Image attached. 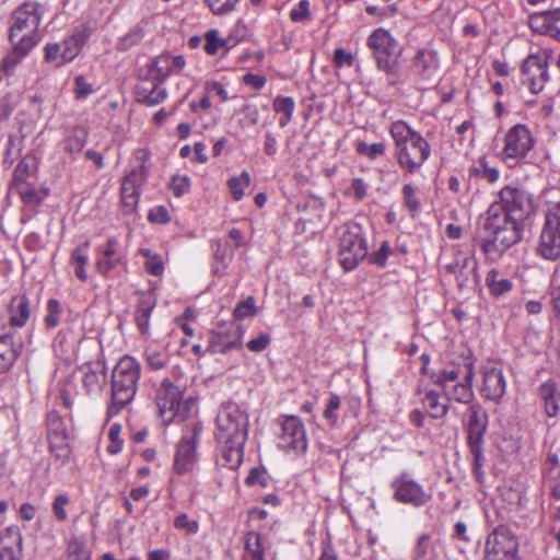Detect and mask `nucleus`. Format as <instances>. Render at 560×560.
<instances>
[{"label": "nucleus", "mask_w": 560, "mask_h": 560, "mask_svg": "<svg viewBox=\"0 0 560 560\" xmlns=\"http://www.w3.org/2000/svg\"><path fill=\"white\" fill-rule=\"evenodd\" d=\"M40 20V5L36 1H26L12 12L9 27L12 54L3 59L4 71L13 69L37 45Z\"/></svg>", "instance_id": "obj_2"}, {"label": "nucleus", "mask_w": 560, "mask_h": 560, "mask_svg": "<svg viewBox=\"0 0 560 560\" xmlns=\"http://www.w3.org/2000/svg\"><path fill=\"white\" fill-rule=\"evenodd\" d=\"M120 424L114 423L108 430L109 444L107 452L110 454H118L122 450V440L120 439Z\"/></svg>", "instance_id": "obj_62"}, {"label": "nucleus", "mask_w": 560, "mask_h": 560, "mask_svg": "<svg viewBox=\"0 0 560 560\" xmlns=\"http://www.w3.org/2000/svg\"><path fill=\"white\" fill-rule=\"evenodd\" d=\"M417 192L418 188L411 183H406L401 187L402 205L411 214L418 213L421 209Z\"/></svg>", "instance_id": "obj_46"}, {"label": "nucleus", "mask_w": 560, "mask_h": 560, "mask_svg": "<svg viewBox=\"0 0 560 560\" xmlns=\"http://www.w3.org/2000/svg\"><path fill=\"white\" fill-rule=\"evenodd\" d=\"M475 377V366L471 360L464 364L462 378L448 387V393H444L448 400H455L459 404L471 405L475 398L472 382Z\"/></svg>", "instance_id": "obj_23"}, {"label": "nucleus", "mask_w": 560, "mask_h": 560, "mask_svg": "<svg viewBox=\"0 0 560 560\" xmlns=\"http://www.w3.org/2000/svg\"><path fill=\"white\" fill-rule=\"evenodd\" d=\"M22 533L9 526L0 534V560H19L22 555Z\"/></svg>", "instance_id": "obj_28"}, {"label": "nucleus", "mask_w": 560, "mask_h": 560, "mask_svg": "<svg viewBox=\"0 0 560 560\" xmlns=\"http://www.w3.org/2000/svg\"><path fill=\"white\" fill-rule=\"evenodd\" d=\"M368 257V244L363 229L358 223L346 224L339 236V262L346 271L358 267Z\"/></svg>", "instance_id": "obj_10"}, {"label": "nucleus", "mask_w": 560, "mask_h": 560, "mask_svg": "<svg viewBox=\"0 0 560 560\" xmlns=\"http://www.w3.org/2000/svg\"><path fill=\"white\" fill-rule=\"evenodd\" d=\"M529 26L538 34L560 40V9L530 14Z\"/></svg>", "instance_id": "obj_25"}, {"label": "nucleus", "mask_w": 560, "mask_h": 560, "mask_svg": "<svg viewBox=\"0 0 560 560\" xmlns=\"http://www.w3.org/2000/svg\"><path fill=\"white\" fill-rule=\"evenodd\" d=\"M137 94L141 104L145 106H155L167 97V90L163 86V83L153 80L151 89L139 86Z\"/></svg>", "instance_id": "obj_37"}, {"label": "nucleus", "mask_w": 560, "mask_h": 560, "mask_svg": "<svg viewBox=\"0 0 560 560\" xmlns=\"http://www.w3.org/2000/svg\"><path fill=\"white\" fill-rule=\"evenodd\" d=\"M538 397L547 417L555 418L560 411V390L553 380H548L539 385Z\"/></svg>", "instance_id": "obj_29"}, {"label": "nucleus", "mask_w": 560, "mask_h": 560, "mask_svg": "<svg viewBox=\"0 0 560 560\" xmlns=\"http://www.w3.org/2000/svg\"><path fill=\"white\" fill-rule=\"evenodd\" d=\"M47 434L50 438H68L63 420L57 413L47 416Z\"/></svg>", "instance_id": "obj_49"}, {"label": "nucleus", "mask_w": 560, "mask_h": 560, "mask_svg": "<svg viewBox=\"0 0 560 560\" xmlns=\"http://www.w3.org/2000/svg\"><path fill=\"white\" fill-rule=\"evenodd\" d=\"M22 347V342L15 340V332L3 327L0 331V374L10 371L19 358Z\"/></svg>", "instance_id": "obj_26"}, {"label": "nucleus", "mask_w": 560, "mask_h": 560, "mask_svg": "<svg viewBox=\"0 0 560 560\" xmlns=\"http://www.w3.org/2000/svg\"><path fill=\"white\" fill-rule=\"evenodd\" d=\"M50 453L62 462L69 458L70 450L68 438H50L48 439Z\"/></svg>", "instance_id": "obj_50"}, {"label": "nucleus", "mask_w": 560, "mask_h": 560, "mask_svg": "<svg viewBox=\"0 0 560 560\" xmlns=\"http://www.w3.org/2000/svg\"><path fill=\"white\" fill-rule=\"evenodd\" d=\"M45 60L47 62H52L56 67H61L69 61H63L62 58V48L59 43H47L45 45Z\"/></svg>", "instance_id": "obj_56"}, {"label": "nucleus", "mask_w": 560, "mask_h": 560, "mask_svg": "<svg viewBox=\"0 0 560 560\" xmlns=\"http://www.w3.org/2000/svg\"><path fill=\"white\" fill-rule=\"evenodd\" d=\"M107 382V369L101 358L83 362L71 373L63 385L61 396L66 407L73 404L74 395H98L103 392Z\"/></svg>", "instance_id": "obj_5"}, {"label": "nucleus", "mask_w": 560, "mask_h": 560, "mask_svg": "<svg viewBox=\"0 0 560 560\" xmlns=\"http://www.w3.org/2000/svg\"><path fill=\"white\" fill-rule=\"evenodd\" d=\"M420 400L423 408L433 419H440L446 416L448 411V399L441 398L440 394L433 389L420 388L419 389Z\"/></svg>", "instance_id": "obj_31"}, {"label": "nucleus", "mask_w": 560, "mask_h": 560, "mask_svg": "<svg viewBox=\"0 0 560 560\" xmlns=\"http://www.w3.org/2000/svg\"><path fill=\"white\" fill-rule=\"evenodd\" d=\"M366 45L372 50L377 69L386 73L388 84H396L400 74L404 47L384 27L375 28L366 38Z\"/></svg>", "instance_id": "obj_6"}, {"label": "nucleus", "mask_w": 560, "mask_h": 560, "mask_svg": "<svg viewBox=\"0 0 560 560\" xmlns=\"http://www.w3.org/2000/svg\"><path fill=\"white\" fill-rule=\"evenodd\" d=\"M140 374V363L133 357L124 355L115 364L110 376L108 417L116 416L135 399Z\"/></svg>", "instance_id": "obj_4"}, {"label": "nucleus", "mask_w": 560, "mask_h": 560, "mask_svg": "<svg viewBox=\"0 0 560 560\" xmlns=\"http://www.w3.org/2000/svg\"><path fill=\"white\" fill-rule=\"evenodd\" d=\"M88 136L85 128H72L62 140L63 151L71 156L80 153L88 141Z\"/></svg>", "instance_id": "obj_39"}, {"label": "nucleus", "mask_w": 560, "mask_h": 560, "mask_svg": "<svg viewBox=\"0 0 560 560\" xmlns=\"http://www.w3.org/2000/svg\"><path fill=\"white\" fill-rule=\"evenodd\" d=\"M248 416L235 402L223 404L217 415L214 436L218 443L246 442Z\"/></svg>", "instance_id": "obj_8"}, {"label": "nucleus", "mask_w": 560, "mask_h": 560, "mask_svg": "<svg viewBox=\"0 0 560 560\" xmlns=\"http://www.w3.org/2000/svg\"><path fill=\"white\" fill-rule=\"evenodd\" d=\"M534 139L530 130L523 124L513 126L504 137L503 155L505 160H523L533 149Z\"/></svg>", "instance_id": "obj_20"}, {"label": "nucleus", "mask_w": 560, "mask_h": 560, "mask_svg": "<svg viewBox=\"0 0 560 560\" xmlns=\"http://www.w3.org/2000/svg\"><path fill=\"white\" fill-rule=\"evenodd\" d=\"M307 435L303 421L296 416L280 418V432L277 445L287 453L304 454L307 450Z\"/></svg>", "instance_id": "obj_14"}, {"label": "nucleus", "mask_w": 560, "mask_h": 560, "mask_svg": "<svg viewBox=\"0 0 560 560\" xmlns=\"http://www.w3.org/2000/svg\"><path fill=\"white\" fill-rule=\"evenodd\" d=\"M218 463L229 469H236L241 465L244 456L245 442L218 443Z\"/></svg>", "instance_id": "obj_32"}, {"label": "nucleus", "mask_w": 560, "mask_h": 560, "mask_svg": "<svg viewBox=\"0 0 560 560\" xmlns=\"http://www.w3.org/2000/svg\"><path fill=\"white\" fill-rule=\"evenodd\" d=\"M463 370L459 369H445L440 370L431 375V380L433 384L440 386L444 393H448V387L453 385V383H457L462 378Z\"/></svg>", "instance_id": "obj_43"}, {"label": "nucleus", "mask_w": 560, "mask_h": 560, "mask_svg": "<svg viewBox=\"0 0 560 560\" xmlns=\"http://www.w3.org/2000/svg\"><path fill=\"white\" fill-rule=\"evenodd\" d=\"M226 45L228 40L221 38L217 30H211L206 34V43L203 48L208 55H217L220 48H223Z\"/></svg>", "instance_id": "obj_53"}, {"label": "nucleus", "mask_w": 560, "mask_h": 560, "mask_svg": "<svg viewBox=\"0 0 560 560\" xmlns=\"http://www.w3.org/2000/svg\"><path fill=\"white\" fill-rule=\"evenodd\" d=\"M487 419L488 417L479 404L469 405V417L466 427L467 444L472 456V470L478 478L483 475V436L488 427Z\"/></svg>", "instance_id": "obj_11"}, {"label": "nucleus", "mask_w": 560, "mask_h": 560, "mask_svg": "<svg viewBox=\"0 0 560 560\" xmlns=\"http://www.w3.org/2000/svg\"><path fill=\"white\" fill-rule=\"evenodd\" d=\"M240 0H205L214 15H225L234 11Z\"/></svg>", "instance_id": "obj_55"}, {"label": "nucleus", "mask_w": 560, "mask_h": 560, "mask_svg": "<svg viewBox=\"0 0 560 560\" xmlns=\"http://www.w3.org/2000/svg\"><path fill=\"white\" fill-rule=\"evenodd\" d=\"M440 69L441 58L432 44L417 48L411 58L410 70L418 83H432L436 80Z\"/></svg>", "instance_id": "obj_16"}, {"label": "nucleus", "mask_w": 560, "mask_h": 560, "mask_svg": "<svg viewBox=\"0 0 560 560\" xmlns=\"http://www.w3.org/2000/svg\"><path fill=\"white\" fill-rule=\"evenodd\" d=\"M506 393V380L503 371L495 365L488 364L481 369V396L494 404H500Z\"/></svg>", "instance_id": "obj_22"}, {"label": "nucleus", "mask_w": 560, "mask_h": 560, "mask_svg": "<svg viewBox=\"0 0 560 560\" xmlns=\"http://www.w3.org/2000/svg\"><path fill=\"white\" fill-rule=\"evenodd\" d=\"M186 61L183 55H172L164 51L156 56L151 62V73L154 81L163 83L170 75L179 73Z\"/></svg>", "instance_id": "obj_24"}, {"label": "nucleus", "mask_w": 560, "mask_h": 560, "mask_svg": "<svg viewBox=\"0 0 560 560\" xmlns=\"http://www.w3.org/2000/svg\"><path fill=\"white\" fill-rule=\"evenodd\" d=\"M90 341L89 339L77 338L74 332L70 329L60 330L54 340V350L57 355L65 360H71L77 357V346L79 342Z\"/></svg>", "instance_id": "obj_33"}, {"label": "nucleus", "mask_w": 560, "mask_h": 560, "mask_svg": "<svg viewBox=\"0 0 560 560\" xmlns=\"http://www.w3.org/2000/svg\"><path fill=\"white\" fill-rule=\"evenodd\" d=\"M144 359L151 371H161L168 365L171 358L166 350L148 348L144 352Z\"/></svg>", "instance_id": "obj_44"}, {"label": "nucleus", "mask_w": 560, "mask_h": 560, "mask_svg": "<svg viewBox=\"0 0 560 560\" xmlns=\"http://www.w3.org/2000/svg\"><path fill=\"white\" fill-rule=\"evenodd\" d=\"M431 537L429 534H422L418 537L412 551L413 560H425L431 552Z\"/></svg>", "instance_id": "obj_59"}, {"label": "nucleus", "mask_w": 560, "mask_h": 560, "mask_svg": "<svg viewBox=\"0 0 560 560\" xmlns=\"http://www.w3.org/2000/svg\"><path fill=\"white\" fill-rule=\"evenodd\" d=\"M92 34V28L86 24L78 25L60 44L63 61L71 62L81 51Z\"/></svg>", "instance_id": "obj_27"}, {"label": "nucleus", "mask_w": 560, "mask_h": 560, "mask_svg": "<svg viewBox=\"0 0 560 560\" xmlns=\"http://www.w3.org/2000/svg\"><path fill=\"white\" fill-rule=\"evenodd\" d=\"M533 194L521 184L502 187L483 214L476 241L488 261L495 262L523 238L525 222L535 212Z\"/></svg>", "instance_id": "obj_1"}, {"label": "nucleus", "mask_w": 560, "mask_h": 560, "mask_svg": "<svg viewBox=\"0 0 560 560\" xmlns=\"http://www.w3.org/2000/svg\"><path fill=\"white\" fill-rule=\"evenodd\" d=\"M272 108L276 113L283 115L279 119V126L284 128L293 118L295 102L291 96L278 95L273 100Z\"/></svg>", "instance_id": "obj_42"}, {"label": "nucleus", "mask_w": 560, "mask_h": 560, "mask_svg": "<svg viewBox=\"0 0 560 560\" xmlns=\"http://www.w3.org/2000/svg\"><path fill=\"white\" fill-rule=\"evenodd\" d=\"M200 430L195 425L187 430L179 440L174 456L173 468L177 475L192 471L197 460V446Z\"/></svg>", "instance_id": "obj_19"}, {"label": "nucleus", "mask_w": 560, "mask_h": 560, "mask_svg": "<svg viewBox=\"0 0 560 560\" xmlns=\"http://www.w3.org/2000/svg\"><path fill=\"white\" fill-rule=\"evenodd\" d=\"M245 483L250 487L259 486L260 488H266L268 486L266 471L258 467L252 468L246 477Z\"/></svg>", "instance_id": "obj_64"}, {"label": "nucleus", "mask_w": 560, "mask_h": 560, "mask_svg": "<svg viewBox=\"0 0 560 560\" xmlns=\"http://www.w3.org/2000/svg\"><path fill=\"white\" fill-rule=\"evenodd\" d=\"M185 389L175 385L165 377L154 393V404L163 425L171 424L178 419L184 421L196 406V399L188 397L184 399Z\"/></svg>", "instance_id": "obj_7"}, {"label": "nucleus", "mask_w": 560, "mask_h": 560, "mask_svg": "<svg viewBox=\"0 0 560 560\" xmlns=\"http://www.w3.org/2000/svg\"><path fill=\"white\" fill-rule=\"evenodd\" d=\"M116 244L114 238H109L105 249L100 253L96 259V269L103 276H107L124 261L121 254L116 249Z\"/></svg>", "instance_id": "obj_34"}, {"label": "nucleus", "mask_w": 560, "mask_h": 560, "mask_svg": "<svg viewBox=\"0 0 560 560\" xmlns=\"http://www.w3.org/2000/svg\"><path fill=\"white\" fill-rule=\"evenodd\" d=\"M549 80L548 63L538 56H528L522 65L521 82L533 94L541 92Z\"/></svg>", "instance_id": "obj_21"}, {"label": "nucleus", "mask_w": 560, "mask_h": 560, "mask_svg": "<svg viewBox=\"0 0 560 560\" xmlns=\"http://www.w3.org/2000/svg\"><path fill=\"white\" fill-rule=\"evenodd\" d=\"M394 499L402 504L420 508L431 501L432 495L409 472H400L390 483Z\"/></svg>", "instance_id": "obj_15"}, {"label": "nucleus", "mask_w": 560, "mask_h": 560, "mask_svg": "<svg viewBox=\"0 0 560 560\" xmlns=\"http://www.w3.org/2000/svg\"><path fill=\"white\" fill-rule=\"evenodd\" d=\"M138 164L127 173L120 186V198L125 213H133L137 210L139 199L149 172V155L142 151L137 154Z\"/></svg>", "instance_id": "obj_12"}, {"label": "nucleus", "mask_w": 560, "mask_h": 560, "mask_svg": "<svg viewBox=\"0 0 560 560\" xmlns=\"http://www.w3.org/2000/svg\"><path fill=\"white\" fill-rule=\"evenodd\" d=\"M341 406V399L338 395H330L327 406L323 412L324 418L330 423L336 424L338 421V410Z\"/></svg>", "instance_id": "obj_61"}, {"label": "nucleus", "mask_w": 560, "mask_h": 560, "mask_svg": "<svg viewBox=\"0 0 560 560\" xmlns=\"http://www.w3.org/2000/svg\"><path fill=\"white\" fill-rule=\"evenodd\" d=\"M470 176L486 180L489 184H494L500 178V171L498 167L490 166L486 158L479 159L470 168Z\"/></svg>", "instance_id": "obj_40"}, {"label": "nucleus", "mask_w": 560, "mask_h": 560, "mask_svg": "<svg viewBox=\"0 0 560 560\" xmlns=\"http://www.w3.org/2000/svg\"><path fill=\"white\" fill-rule=\"evenodd\" d=\"M548 293L553 312L560 317V276L558 275V269L551 276Z\"/></svg>", "instance_id": "obj_52"}, {"label": "nucleus", "mask_w": 560, "mask_h": 560, "mask_svg": "<svg viewBox=\"0 0 560 560\" xmlns=\"http://www.w3.org/2000/svg\"><path fill=\"white\" fill-rule=\"evenodd\" d=\"M388 132L394 141V156L404 175L419 174L431 156L428 140L404 120L393 121Z\"/></svg>", "instance_id": "obj_3"}, {"label": "nucleus", "mask_w": 560, "mask_h": 560, "mask_svg": "<svg viewBox=\"0 0 560 560\" xmlns=\"http://www.w3.org/2000/svg\"><path fill=\"white\" fill-rule=\"evenodd\" d=\"M486 283L489 287L490 292L495 296H500L511 291L513 288L511 280L506 278H499V271L497 269H491L488 272Z\"/></svg>", "instance_id": "obj_45"}, {"label": "nucleus", "mask_w": 560, "mask_h": 560, "mask_svg": "<svg viewBox=\"0 0 560 560\" xmlns=\"http://www.w3.org/2000/svg\"><path fill=\"white\" fill-rule=\"evenodd\" d=\"M393 253V249L387 241L382 242L380 248L368 256L370 264L385 267L389 255Z\"/></svg>", "instance_id": "obj_60"}, {"label": "nucleus", "mask_w": 560, "mask_h": 560, "mask_svg": "<svg viewBox=\"0 0 560 560\" xmlns=\"http://www.w3.org/2000/svg\"><path fill=\"white\" fill-rule=\"evenodd\" d=\"M242 560H265L262 536L257 532H248L244 537Z\"/></svg>", "instance_id": "obj_38"}, {"label": "nucleus", "mask_w": 560, "mask_h": 560, "mask_svg": "<svg viewBox=\"0 0 560 560\" xmlns=\"http://www.w3.org/2000/svg\"><path fill=\"white\" fill-rule=\"evenodd\" d=\"M290 19L295 23H303L312 19L308 0H300L299 3L291 9Z\"/></svg>", "instance_id": "obj_57"}, {"label": "nucleus", "mask_w": 560, "mask_h": 560, "mask_svg": "<svg viewBox=\"0 0 560 560\" xmlns=\"http://www.w3.org/2000/svg\"><path fill=\"white\" fill-rule=\"evenodd\" d=\"M518 540L506 526L495 527L486 539L483 560H517Z\"/></svg>", "instance_id": "obj_13"}, {"label": "nucleus", "mask_w": 560, "mask_h": 560, "mask_svg": "<svg viewBox=\"0 0 560 560\" xmlns=\"http://www.w3.org/2000/svg\"><path fill=\"white\" fill-rule=\"evenodd\" d=\"M31 302L26 295L14 296L9 305V326L8 330L24 327L31 318Z\"/></svg>", "instance_id": "obj_30"}, {"label": "nucleus", "mask_w": 560, "mask_h": 560, "mask_svg": "<svg viewBox=\"0 0 560 560\" xmlns=\"http://www.w3.org/2000/svg\"><path fill=\"white\" fill-rule=\"evenodd\" d=\"M62 315L61 304L57 299H49L46 305V315L44 317V324L46 328L52 329L60 323Z\"/></svg>", "instance_id": "obj_47"}, {"label": "nucleus", "mask_w": 560, "mask_h": 560, "mask_svg": "<svg viewBox=\"0 0 560 560\" xmlns=\"http://www.w3.org/2000/svg\"><path fill=\"white\" fill-rule=\"evenodd\" d=\"M170 188L175 197H182L190 188V178L186 175H174Z\"/></svg>", "instance_id": "obj_63"}, {"label": "nucleus", "mask_w": 560, "mask_h": 560, "mask_svg": "<svg viewBox=\"0 0 560 560\" xmlns=\"http://www.w3.org/2000/svg\"><path fill=\"white\" fill-rule=\"evenodd\" d=\"M176 529L184 530L189 535H194L199 530V524L196 520H191L186 513L178 514L173 522Z\"/></svg>", "instance_id": "obj_58"}, {"label": "nucleus", "mask_w": 560, "mask_h": 560, "mask_svg": "<svg viewBox=\"0 0 560 560\" xmlns=\"http://www.w3.org/2000/svg\"><path fill=\"white\" fill-rule=\"evenodd\" d=\"M354 150L359 155L370 161H375L386 154L387 144L384 141L368 143L363 140H357L354 142Z\"/></svg>", "instance_id": "obj_41"}, {"label": "nucleus", "mask_w": 560, "mask_h": 560, "mask_svg": "<svg viewBox=\"0 0 560 560\" xmlns=\"http://www.w3.org/2000/svg\"><path fill=\"white\" fill-rule=\"evenodd\" d=\"M156 305L155 299L151 294H144L139 299L135 320L142 335H149L151 314Z\"/></svg>", "instance_id": "obj_35"}, {"label": "nucleus", "mask_w": 560, "mask_h": 560, "mask_svg": "<svg viewBox=\"0 0 560 560\" xmlns=\"http://www.w3.org/2000/svg\"><path fill=\"white\" fill-rule=\"evenodd\" d=\"M245 330L235 322L223 323L210 332L207 351L212 354H225L241 349Z\"/></svg>", "instance_id": "obj_17"}, {"label": "nucleus", "mask_w": 560, "mask_h": 560, "mask_svg": "<svg viewBox=\"0 0 560 560\" xmlns=\"http://www.w3.org/2000/svg\"><path fill=\"white\" fill-rule=\"evenodd\" d=\"M89 248L90 242L85 241L79 245H77L70 255V265L74 268L75 277L81 281L88 280V273L85 271V267L89 264Z\"/></svg>", "instance_id": "obj_36"}, {"label": "nucleus", "mask_w": 560, "mask_h": 560, "mask_svg": "<svg viewBox=\"0 0 560 560\" xmlns=\"http://www.w3.org/2000/svg\"><path fill=\"white\" fill-rule=\"evenodd\" d=\"M69 504L70 498L66 493H59L54 498L51 511L57 521L65 522L68 520L67 506Z\"/></svg>", "instance_id": "obj_51"}, {"label": "nucleus", "mask_w": 560, "mask_h": 560, "mask_svg": "<svg viewBox=\"0 0 560 560\" xmlns=\"http://www.w3.org/2000/svg\"><path fill=\"white\" fill-rule=\"evenodd\" d=\"M445 273L454 275L458 289L463 290L478 284V262L470 253L456 252L453 261L443 266Z\"/></svg>", "instance_id": "obj_18"}, {"label": "nucleus", "mask_w": 560, "mask_h": 560, "mask_svg": "<svg viewBox=\"0 0 560 560\" xmlns=\"http://www.w3.org/2000/svg\"><path fill=\"white\" fill-rule=\"evenodd\" d=\"M250 185V176L247 172H242L240 176L232 177L228 180L230 192L235 201L244 196V189Z\"/></svg>", "instance_id": "obj_48"}, {"label": "nucleus", "mask_w": 560, "mask_h": 560, "mask_svg": "<svg viewBox=\"0 0 560 560\" xmlns=\"http://www.w3.org/2000/svg\"><path fill=\"white\" fill-rule=\"evenodd\" d=\"M256 314V302L253 296H248L246 300L241 301L236 304L233 316L237 320H242L247 317H252Z\"/></svg>", "instance_id": "obj_54"}, {"label": "nucleus", "mask_w": 560, "mask_h": 560, "mask_svg": "<svg viewBox=\"0 0 560 560\" xmlns=\"http://www.w3.org/2000/svg\"><path fill=\"white\" fill-rule=\"evenodd\" d=\"M535 254L546 261L560 260V202L550 203L545 211Z\"/></svg>", "instance_id": "obj_9"}]
</instances>
